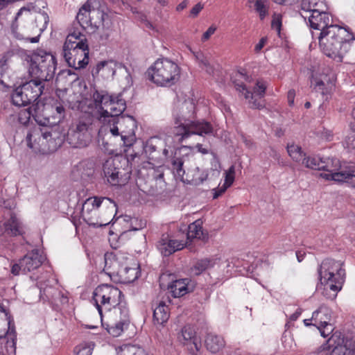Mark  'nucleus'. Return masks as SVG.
Returning a JSON list of instances; mask_svg holds the SVG:
<instances>
[{
  "label": "nucleus",
  "instance_id": "f257e3e1",
  "mask_svg": "<svg viewBox=\"0 0 355 355\" xmlns=\"http://www.w3.org/2000/svg\"><path fill=\"white\" fill-rule=\"evenodd\" d=\"M194 105L190 101H184L178 105L173 112L174 120L173 135L182 142L193 135L205 136L214 132L212 125L204 120L193 121Z\"/></svg>",
  "mask_w": 355,
  "mask_h": 355
},
{
  "label": "nucleus",
  "instance_id": "f03ea898",
  "mask_svg": "<svg viewBox=\"0 0 355 355\" xmlns=\"http://www.w3.org/2000/svg\"><path fill=\"white\" fill-rule=\"evenodd\" d=\"M350 34L345 28L331 25L326 31L320 32L319 44L327 56L341 62L350 49Z\"/></svg>",
  "mask_w": 355,
  "mask_h": 355
},
{
  "label": "nucleus",
  "instance_id": "7ed1b4c3",
  "mask_svg": "<svg viewBox=\"0 0 355 355\" xmlns=\"http://www.w3.org/2000/svg\"><path fill=\"white\" fill-rule=\"evenodd\" d=\"M116 203L108 198H87L82 207V216L89 225L102 227L108 225L116 213Z\"/></svg>",
  "mask_w": 355,
  "mask_h": 355
},
{
  "label": "nucleus",
  "instance_id": "20e7f679",
  "mask_svg": "<svg viewBox=\"0 0 355 355\" xmlns=\"http://www.w3.org/2000/svg\"><path fill=\"white\" fill-rule=\"evenodd\" d=\"M25 61L31 78H34L45 84L53 78L56 69V60L52 54L40 51L26 55Z\"/></svg>",
  "mask_w": 355,
  "mask_h": 355
},
{
  "label": "nucleus",
  "instance_id": "39448f33",
  "mask_svg": "<svg viewBox=\"0 0 355 355\" xmlns=\"http://www.w3.org/2000/svg\"><path fill=\"white\" fill-rule=\"evenodd\" d=\"M236 90L248 101L251 108L260 109L264 106L263 98L266 84L263 80H257L254 85H250V78L243 73H237L233 81Z\"/></svg>",
  "mask_w": 355,
  "mask_h": 355
},
{
  "label": "nucleus",
  "instance_id": "423d86ee",
  "mask_svg": "<svg viewBox=\"0 0 355 355\" xmlns=\"http://www.w3.org/2000/svg\"><path fill=\"white\" fill-rule=\"evenodd\" d=\"M127 261V257L121 252L115 254H105L104 270L110 276L117 275L120 281L123 284L133 282L138 278L139 265L137 263H123V260Z\"/></svg>",
  "mask_w": 355,
  "mask_h": 355
},
{
  "label": "nucleus",
  "instance_id": "0eeeda50",
  "mask_svg": "<svg viewBox=\"0 0 355 355\" xmlns=\"http://www.w3.org/2000/svg\"><path fill=\"white\" fill-rule=\"evenodd\" d=\"M180 69L174 62L166 59H158L147 71L148 78L159 86H171L180 78Z\"/></svg>",
  "mask_w": 355,
  "mask_h": 355
},
{
  "label": "nucleus",
  "instance_id": "6e6552de",
  "mask_svg": "<svg viewBox=\"0 0 355 355\" xmlns=\"http://www.w3.org/2000/svg\"><path fill=\"white\" fill-rule=\"evenodd\" d=\"M320 280L322 284L329 288L335 294L341 289L345 275V270L343 269V263L331 259H326L322 261L318 270Z\"/></svg>",
  "mask_w": 355,
  "mask_h": 355
},
{
  "label": "nucleus",
  "instance_id": "1a4fd4ad",
  "mask_svg": "<svg viewBox=\"0 0 355 355\" xmlns=\"http://www.w3.org/2000/svg\"><path fill=\"white\" fill-rule=\"evenodd\" d=\"M105 130L109 131L113 136L121 135L123 145L131 146L135 140V129L136 123L133 117L121 116L119 118L107 116L103 119Z\"/></svg>",
  "mask_w": 355,
  "mask_h": 355
},
{
  "label": "nucleus",
  "instance_id": "9d476101",
  "mask_svg": "<svg viewBox=\"0 0 355 355\" xmlns=\"http://www.w3.org/2000/svg\"><path fill=\"white\" fill-rule=\"evenodd\" d=\"M121 295L122 292L112 285L102 284L95 288L93 300L101 319L103 311L106 313L112 311L113 306L119 304Z\"/></svg>",
  "mask_w": 355,
  "mask_h": 355
},
{
  "label": "nucleus",
  "instance_id": "9b49d317",
  "mask_svg": "<svg viewBox=\"0 0 355 355\" xmlns=\"http://www.w3.org/2000/svg\"><path fill=\"white\" fill-rule=\"evenodd\" d=\"M302 10L306 13L302 14L304 18L308 17L309 24L311 28L321 30V32L326 31L331 25V17L329 13L324 11H320L318 8V3L311 5L310 0H302L301 4Z\"/></svg>",
  "mask_w": 355,
  "mask_h": 355
},
{
  "label": "nucleus",
  "instance_id": "f8f14e48",
  "mask_svg": "<svg viewBox=\"0 0 355 355\" xmlns=\"http://www.w3.org/2000/svg\"><path fill=\"white\" fill-rule=\"evenodd\" d=\"M107 314L110 323L106 324V329L113 336H119L123 331V325L128 322V309L125 303L120 301L119 304L113 306L112 311H107Z\"/></svg>",
  "mask_w": 355,
  "mask_h": 355
},
{
  "label": "nucleus",
  "instance_id": "ddd939ff",
  "mask_svg": "<svg viewBox=\"0 0 355 355\" xmlns=\"http://www.w3.org/2000/svg\"><path fill=\"white\" fill-rule=\"evenodd\" d=\"M80 36H86L80 33L78 30H74L67 35L65 42L63 45L62 54L65 61L68 65L70 64L71 60L75 58L76 53H78V50L82 49L80 45Z\"/></svg>",
  "mask_w": 355,
  "mask_h": 355
},
{
  "label": "nucleus",
  "instance_id": "4468645a",
  "mask_svg": "<svg viewBox=\"0 0 355 355\" xmlns=\"http://www.w3.org/2000/svg\"><path fill=\"white\" fill-rule=\"evenodd\" d=\"M185 245L184 241L172 239L168 235L164 234L162 235L157 243L158 250L165 257L183 249Z\"/></svg>",
  "mask_w": 355,
  "mask_h": 355
},
{
  "label": "nucleus",
  "instance_id": "2eb2a0df",
  "mask_svg": "<svg viewBox=\"0 0 355 355\" xmlns=\"http://www.w3.org/2000/svg\"><path fill=\"white\" fill-rule=\"evenodd\" d=\"M322 166L321 170L325 171V173L320 174V176L326 180H331L335 182H340V178L336 177V175L343 174L345 169H342L340 161L336 158H327L322 160Z\"/></svg>",
  "mask_w": 355,
  "mask_h": 355
},
{
  "label": "nucleus",
  "instance_id": "dca6fc26",
  "mask_svg": "<svg viewBox=\"0 0 355 355\" xmlns=\"http://www.w3.org/2000/svg\"><path fill=\"white\" fill-rule=\"evenodd\" d=\"M31 10H35V7L28 6V7L21 8L16 15L11 28L12 33L17 39L26 40H29L31 43H36L39 41V37H25L22 34L18 32V27L26 19L28 18L30 16L28 12Z\"/></svg>",
  "mask_w": 355,
  "mask_h": 355
},
{
  "label": "nucleus",
  "instance_id": "f3484780",
  "mask_svg": "<svg viewBox=\"0 0 355 355\" xmlns=\"http://www.w3.org/2000/svg\"><path fill=\"white\" fill-rule=\"evenodd\" d=\"M46 84L34 78L23 84L24 95L26 96L31 103L35 102L43 94Z\"/></svg>",
  "mask_w": 355,
  "mask_h": 355
},
{
  "label": "nucleus",
  "instance_id": "a211bd4d",
  "mask_svg": "<svg viewBox=\"0 0 355 355\" xmlns=\"http://www.w3.org/2000/svg\"><path fill=\"white\" fill-rule=\"evenodd\" d=\"M80 45L82 49L78 50L76 56L70 59L71 63L69 65L76 69L85 68L89 62V46L86 36H80Z\"/></svg>",
  "mask_w": 355,
  "mask_h": 355
},
{
  "label": "nucleus",
  "instance_id": "6ab92c4d",
  "mask_svg": "<svg viewBox=\"0 0 355 355\" xmlns=\"http://www.w3.org/2000/svg\"><path fill=\"white\" fill-rule=\"evenodd\" d=\"M182 343L193 354L199 351L201 347V340L196 336L194 329L190 326L184 327L182 330Z\"/></svg>",
  "mask_w": 355,
  "mask_h": 355
},
{
  "label": "nucleus",
  "instance_id": "aec40b11",
  "mask_svg": "<svg viewBox=\"0 0 355 355\" xmlns=\"http://www.w3.org/2000/svg\"><path fill=\"white\" fill-rule=\"evenodd\" d=\"M126 108L125 101L121 98L120 96L112 98L109 104L108 108L103 110L98 116L99 121L103 123V119L108 116H114L119 118L121 114Z\"/></svg>",
  "mask_w": 355,
  "mask_h": 355
},
{
  "label": "nucleus",
  "instance_id": "412c9836",
  "mask_svg": "<svg viewBox=\"0 0 355 355\" xmlns=\"http://www.w3.org/2000/svg\"><path fill=\"white\" fill-rule=\"evenodd\" d=\"M21 260L22 272L26 273L38 268L42 263V257L37 252L32 251Z\"/></svg>",
  "mask_w": 355,
  "mask_h": 355
},
{
  "label": "nucleus",
  "instance_id": "4be33fe9",
  "mask_svg": "<svg viewBox=\"0 0 355 355\" xmlns=\"http://www.w3.org/2000/svg\"><path fill=\"white\" fill-rule=\"evenodd\" d=\"M153 322L155 324H163L169 318V309L164 300H157L153 303Z\"/></svg>",
  "mask_w": 355,
  "mask_h": 355
},
{
  "label": "nucleus",
  "instance_id": "5701e85b",
  "mask_svg": "<svg viewBox=\"0 0 355 355\" xmlns=\"http://www.w3.org/2000/svg\"><path fill=\"white\" fill-rule=\"evenodd\" d=\"M205 345L208 351L211 353L220 352L225 346L224 338L214 333H208L205 337Z\"/></svg>",
  "mask_w": 355,
  "mask_h": 355
},
{
  "label": "nucleus",
  "instance_id": "b1692460",
  "mask_svg": "<svg viewBox=\"0 0 355 355\" xmlns=\"http://www.w3.org/2000/svg\"><path fill=\"white\" fill-rule=\"evenodd\" d=\"M67 141L73 148H84L91 142L92 136L91 134H84L71 130L68 132Z\"/></svg>",
  "mask_w": 355,
  "mask_h": 355
},
{
  "label": "nucleus",
  "instance_id": "393cba45",
  "mask_svg": "<svg viewBox=\"0 0 355 355\" xmlns=\"http://www.w3.org/2000/svg\"><path fill=\"white\" fill-rule=\"evenodd\" d=\"M189 279L187 278L173 281L168 285L167 289L174 297H180L189 292Z\"/></svg>",
  "mask_w": 355,
  "mask_h": 355
},
{
  "label": "nucleus",
  "instance_id": "a878e982",
  "mask_svg": "<svg viewBox=\"0 0 355 355\" xmlns=\"http://www.w3.org/2000/svg\"><path fill=\"white\" fill-rule=\"evenodd\" d=\"M331 319L330 310L324 306H320L318 309L313 313L311 322L317 328L322 327V324H327Z\"/></svg>",
  "mask_w": 355,
  "mask_h": 355
},
{
  "label": "nucleus",
  "instance_id": "bb28decb",
  "mask_svg": "<svg viewBox=\"0 0 355 355\" xmlns=\"http://www.w3.org/2000/svg\"><path fill=\"white\" fill-rule=\"evenodd\" d=\"M3 226L2 233L7 235L17 236L23 233L22 225L15 215H11L10 218L3 224Z\"/></svg>",
  "mask_w": 355,
  "mask_h": 355
},
{
  "label": "nucleus",
  "instance_id": "cd10ccee",
  "mask_svg": "<svg viewBox=\"0 0 355 355\" xmlns=\"http://www.w3.org/2000/svg\"><path fill=\"white\" fill-rule=\"evenodd\" d=\"M95 105L99 108V114L108 108L109 104L113 98L105 91L96 90L92 95Z\"/></svg>",
  "mask_w": 355,
  "mask_h": 355
},
{
  "label": "nucleus",
  "instance_id": "c85d7f7f",
  "mask_svg": "<svg viewBox=\"0 0 355 355\" xmlns=\"http://www.w3.org/2000/svg\"><path fill=\"white\" fill-rule=\"evenodd\" d=\"M343 343V345L336 346L331 355H355V338H346Z\"/></svg>",
  "mask_w": 355,
  "mask_h": 355
},
{
  "label": "nucleus",
  "instance_id": "c756f323",
  "mask_svg": "<svg viewBox=\"0 0 355 355\" xmlns=\"http://www.w3.org/2000/svg\"><path fill=\"white\" fill-rule=\"evenodd\" d=\"M215 264L216 259L214 258L201 259L195 263L191 270L196 275H199L206 270L213 268Z\"/></svg>",
  "mask_w": 355,
  "mask_h": 355
},
{
  "label": "nucleus",
  "instance_id": "7c9ffc66",
  "mask_svg": "<svg viewBox=\"0 0 355 355\" xmlns=\"http://www.w3.org/2000/svg\"><path fill=\"white\" fill-rule=\"evenodd\" d=\"M225 183L223 186L220 188L218 191H216L214 193L213 198L214 199L219 197L221 194H223L225 190L230 187L234 181L235 177V167L234 165L231 166L229 169L225 173Z\"/></svg>",
  "mask_w": 355,
  "mask_h": 355
},
{
  "label": "nucleus",
  "instance_id": "2f4dec72",
  "mask_svg": "<svg viewBox=\"0 0 355 355\" xmlns=\"http://www.w3.org/2000/svg\"><path fill=\"white\" fill-rule=\"evenodd\" d=\"M193 55L199 67L204 69L209 75H214V67L211 64L209 58L200 51L195 52Z\"/></svg>",
  "mask_w": 355,
  "mask_h": 355
},
{
  "label": "nucleus",
  "instance_id": "473e14b6",
  "mask_svg": "<svg viewBox=\"0 0 355 355\" xmlns=\"http://www.w3.org/2000/svg\"><path fill=\"white\" fill-rule=\"evenodd\" d=\"M12 102L17 106H26L30 104V101L24 95L23 85L15 89L12 94Z\"/></svg>",
  "mask_w": 355,
  "mask_h": 355
},
{
  "label": "nucleus",
  "instance_id": "72a5a7b5",
  "mask_svg": "<svg viewBox=\"0 0 355 355\" xmlns=\"http://www.w3.org/2000/svg\"><path fill=\"white\" fill-rule=\"evenodd\" d=\"M172 171L175 177L180 180L184 182V175L185 171L183 168L184 160L182 157L175 156L171 161Z\"/></svg>",
  "mask_w": 355,
  "mask_h": 355
},
{
  "label": "nucleus",
  "instance_id": "f704fd0d",
  "mask_svg": "<svg viewBox=\"0 0 355 355\" xmlns=\"http://www.w3.org/2000/svg\"><path fill=\"white\" fill-rule=\"evenodd\" d=\"M90 11L91 4L88 1L79 9L76 19L82 28H85V26L88 24Z\"/></svg>",
  "mask_w": 355,
  "mask_h": 355
},
{
  "label": "nucleus",
  "instance_id": "c9c22d12",
  "mask_svg": "<svg viewBox=\"0 0 355 355\" xmlns=\"http://www.w3.org/2000/svg\"><path fill=\"white\" fill-rule=\"evenodd\" d=\"M203 238V232L202 227V222L200 220H197L193 223L190 224L188 227L187 239H201Z\"/></svg>",
  "mask_w": 355,
  "mask_h": 355
},
{
  "label": "nucleus",
  "instance_id": "e433bc0d",
  "mask_svg": "<svg viewBox=\"0 0 355 355\" xmlns=\"http://www.w3.org/2000/svg\"><path fill=\"white\" fill-rule=\"evenodd\" d=\"M11 321L0 304V338H3L10 329Z\"/></svg>",
  "mask_w": 355,
  "mask_h": 355
},
{
  "label": "nucleus",
  "instance_id": "4c0bfd02",
  "mask_svg": "<svg viewBox=\"0 0 355 355\" xmlns=\"http://www.w3.org/2000/svg\"><path fill=\"white\" fill-rule=\"evenodd\" d=\"M287 151L289 156L296 162L301 163L306 154L302 150L300 146L294 144H288Z\"/></svg>",
  "mask_w": 355,
  "mask_h": 355
},
{
  "label": "nucleus",
  "instance_id": "58836bf2",
  "mask_svg": "<svg viewBox=\"0 0 355 355\" xmlns=\"http://www.w3.org/2000/svg\"><path fill=\"white\" fill-rule=\"evenodd\" d=\"M253 4L254 9L259 14L261 20H263L268 14L267 0H249Z\"/></svg>",
  "mask_w": 355,
  "mask_h": 355
},
{
  "label": "nucleus",
  "instance_id": "ea45409f",
  "mask_svg": "<svg viewBox=\"0 0 355 355\" xmlns=\"http://www.w3.org/2000/svg\"><path fill=\"white\" fill-rule=\"evenodd\" d=\"M302 165L313 170H321L322 159L318 157L306 156L304 157Z\"/></svg>",
  "mask_w": 355,
  "mask_h": 355
},
{
  "label": "nucleus",
  "instance_id": "a19ab883",
  "mask_svg": "<svg viewBox=\"0 0 355 355\" xmlns=\"http://www.w3.org/2000/svg\"><path fill=\"white\" fill-rule=\"evenodd\" d=\"M119 355H147L144 349L135 345H125L120 347Z\"/></svg>",
  "mask_w": 355,
  "mask_h": 355
},
{
  "label": "nucleus",
  "instance_id": "79ce46f5",
  "mask_svg": "<svg viewBox=\"0 0 355 355\" xmlns=\"http://www.w3.org/2000/svg\"><path fill=\"white\" fill-rule=\"evenodd\" d=\"M336 177L340 178V182H346L350 187L355 188V169H345L343 174L336 175Z\"/></svg>",
  "mask_w": 355,
  "mask_h": 355
},
{
  "label": "nucleus",
  "instance_id": "37998d69",
  "mask_svg": "<svg viewBox=\"0 0 355 355\" xmlns=\"http://www.w3.org/2000/svg\"><path fill=\"white\" fill-rule=\"evenodd\" d=\"M119 161L117 158H108L103 166L104 175H110L112 172L116 171L119 168Z\"/></svg>",
  "mask_w": 355,
  "mask_h": 355
},
{
  "label": "nucleus",
  "instance_id": "c03bdc74",
  "mask_svg": "<svg viewBox=\"0 0 355 355\" xmlns=\"http://www.w3.org/2000/svg\"><path fill=\"white\" fill-rule=\"evenodd\" d=\"M34 103L29 107V109L32 110L33 112V118L38 121L39 116L43 115L44 111L45 110V104L41 101H37V102H33Z\"/></svg>",
  "mask_w": 355,
  "mask_h": 355
},
{
  "label": "nucleus",
  "instance_id": "a18cd8bd",
  "mask_svg": "<svg viewBox=\"0 0 355 355\" xmlns=\"http://www.w3.org/2000/svg\"><path fill=\"white\" fill-rule=\"evenodd\" d=\"M92 124L91 119L89 118L80 119L77 123L76 128L71 131L78 132L84 134H90L88 132L89 126Z\"/></svg>",
  "mask_w": 355,
  "mask_h": 355
},
{
  "label": "nucleus",
  "instance_id": "49530a36",
  "mask_svg": "<svg viewBox=\"0 0 355 355\" xmlns=\"http://www.w3.org/2000/svg\"><path fill=\"white\" fill-rule=\"evenodd\" d=\"M80 171L83 170V175L89 176L93 174L94 171V164L89 160H85L81 162L78 166Z\"/></svg>",
  "mask_w": 355,
  "mask_h": 355
},
{
  "label": "nucleus",
  "instance_id": "de8ad7c7",
  "mask_svg": "<svg viewBox=\"0 0 355 355\" xmlns=\"http://www.w3.org/2000/svg\"><path fill=\"white\" fill-rule=\"evenodd\" d=\"M40 135H42L44 139H47L49 137L51 136V134L50 132H45L42 133L40 130L35 129L33 132H28L26 135V140H27V145L29 148H33V145L32 143V138L39 137Z\"/></svg>",
  "mask_w": 355,
  "mask_h": 355
},
{
  "label": "nucleus",
  "instance_id": "09e8293b",
  "mask_svg": "<svg viewBox=\"0 0 355 355\" xmlns=\"http://www.w3.org/2000/svg\"><path fill=\"white\" fill-rule=\"evenodd\" d=\"M31 117H33V112L28 107L21 110L18 114V121L23 125H27Z\"/></svg>",
  "mask_w": 355,
  "mask_h": 355
},
{
  "label": "nucleus",
  "instance_id": "8fccbe9b",
  "mask_svg": "<svg viewBox=\"0 0 355 355\" xmlns=\"http://www.w3.org/2000/svg\"><path fill=\"white\" fill-rule=\"evenodd\" d=\"M115 62L112 60H104L99 62L96 67V73H99L101 70H107L108 71H112V74L114 73V67Z\"/></svg>",
  "mask_w": 355,
  "mask_h": 355
},
{
  "label": "nucleus",
  "instance_id": "3c124183",
  "mask_svg": "<svg viewBox=\"0 0 355 355\" xmlns=\"http://www.w3.org/2000/svg\"><path fill=\"white\" fill-rule=\"evenodd\" d=\"M52 109L55 111V117L58 119V122L64 118L65 108L62 103H55L53 105H52Z\"/></svg>",
  "mask_w": 355,
  "mask_h": 355
},
{
  "label": "nucleus",
  "instance_id": "603ef678",
  "mask_svg": "<svg viewBox=\"0 0 355 355\" xmlns=\"http://www.w3.org/2000/svg\"><path fill=\"white\" fill-rule=\"evenodd\" d=\"M119 168L116 169V171L112 172L110 175H105V178L107 181L112 186H116L121 184V178L119 177Z\"/></svg>",
  "mask_w": 355,
  "mask_h": 355
},
{
  "label": "nucleus",
  "instance_id": "864d4df0",
  "mask_svg": "<svg viewBox=\"0 0 355 355\" xmlns=\"http://www.w3.org/2000/svg\"><path fill=\"white\" fill-rule=\"evenodd\" d=\"M272 28L275 30L279 35L282 28V16L280 15H274L271 23Z\"/></svg>",
  "mask_w": 355,
  "mask_h": 355
},
{
  "label": "nucleus",
  "instance_id": "5fc2aeb1",
  "mask_svg": "<svg viewBox=\"0 0 355 355\" xmlns=\"http://www.w3.org/2000/svg\"><path fill=\"white\" fill-rule=\"evenodd\" d=\"M321 334V336L324 338L327 337L333 331L332 325L328 322L327 324H322V327L318 328Z\"/></svg>",
  "mask_w": 355,
  "mask_h": 355
},
{
  "label": "nucleus",
  "instance_id": "6e6d98bb",
  "mask_svg": "<svg viewBox=\"0 0 355 355\" xmlns=\"http://www.w3.org/2000/svg\"><path fill=\"white\" fill-rule=\"evenodd\" d=\"M37 21H43L44 24L40 28V30H43L46 28V25L49 22V16L45 12H41L36 17Z\"/></svg>",
  "mask_w": 355,
  "mask_h": 355
},
{
  "label": "nucleus",
  "instance_id": "4d7b16f0",
  "mask_svg": "<svg viewBox=\"0 0 355 355\" xmlns=\"http://www.w3.org/2000/svg\"><path fill=\"white\" fill-rule=\"evenodd\" d=\"M204 5L201 3L196 4L190 11V16L195 18L196 17L200 11L203 9Z\"/></svg>",
  "mask_w": 355,
  "mask_h": 355
},
{
  "label": "nucleus",
  "instance_id": "13d9d810",
  "mask_svg": "<svg viewBox=\"0 0 355 355\" xmlns=\"http://www.w3.org/2000/svg\"><path fill=\"white\" fill-rule=\"evenodd\" d=\"M216 28L214 26H211L202 35V41H206L215 33Z\"/></svg>",
  "mask_w": 355,
  "mask_h": 355
},
{
  "label": "nucleus",
  "instance_id": "bf43d9fd",
  "mask_svg": "<svg viewBox=\"0 0 355 355\" xmlns=\"http://www.w3.org/2000/svg\"><path fill=\"white\" fill-rule=\"evenodd\" d=\"M145 152L146 153H152L156 150V146L153 144V141L150 140L147 141L145 148H144Z\"/></svg>",
  "mask_w": 355,
  "mask_h": 355
},
{
  "label": "nucleus",
  "instance_id": "052dcab7",
  "mask_svg": "<svg viewBox=\"0 0 355 355\" xmlns=\"http://www.w3.org/2000/svg\"><path fill=\"white\" fill-rule=\"evenodd\" d=\"M19 271H22L21 260H19V263L14 264L11 268V272L14 275H18L19 274Z\"/></svg>",
  "mask_w": 355,
  "mask_h": 355
},
{
  "label": "nucleus",
  "instance_id": "680f3d73",
  "mask_svg": "<svg viewBox=\"0 0 355 355\" xmlns=\"http://www.w3.org/2000/svg\"><path fill=\"white\" fill-rule=\"evenodd\" d=\"M267 37H262L259 43L257 44H256L255 47H254V51L256 52H259L262 48L265 46L266 43L267 42Z\"/></svg>",
  "mask_w": 355,
  "mask_h": 355
},
{
  "label": "nucleus",
  "instance_id": "e2e57ef3",
  "mask_svg": "<svg viewBox=\"0 0 355 355\" xmlns=\"http://www.w3.org/2000/svg\"><path fill=\"white\" fill-rule=\"evenodd\" d=\"M153 176H154V178L156 180L163 179V178H164V172H163V170H162V167H159L156 171H155Z\"/></svg>",
  "mask_w": 355,
  "mask_h": 355
},
{
  "label": "nucleus",
  "instance_id": "0e129e2a",
  "mask_svg": "<svg viewBox=\"0 0 355 355\" xmlns=\"http://www.w3.org/2000/svg\"><path fill=\"white\" fill-rule=\"evenodd\" d=\"M295 91L294 90H290L288 92V101L290 105H293L294 103V98H295Z\"/></svg>",
  "mask_w": 355,
  "mask_h": 355
},
{
  "label": "nucleus",
  "instance_id": "69168bd1",
  "mask_svg": "<svg viewBox=\"0 0 355 355\" xmlns=\"http://www.w3.org/2000/svg\"><path fill=\"white\" fill-rule=\"evenodd\" d=\"M52 290H53V289L52 288H50V287H49V288H45V289L44 290V291H43V292H44V293H43V294L46 296V299H47L48 300H51V299L53 298V295H50V294H51V291Z\"/></svg>",
  "mask_w": 355,
  "mask_h": 355
},
{
  "label": "nucleus",
  "instance_id": "338daca9",
  "mask_svg": "<svg viewBox=\"0 0 355 355\" xmlns=\"http://www.w3.org/2000/svg\"><path fill=\"white\" fill-rule=\"evenodd\" d=\"M196 148L198 149V152L202 153V154H207L208 150L207 149L202 147V145L200 144H198L196 146Z\"/></svg>",
  "mask_w": 355,
  "mask_h": 355
},
{
  "label": "nucleus",
  "instance_id": "774afa93",
  "mask_svg": "<svg viewBox=\"0 0 355 355\" xmlns=\"http://www.w3.org/2000/svg\"><path fill=\"white\" fill-rule=\"evenodd\" d=\"M324 85V84L322 80H317L315 83V88L320 90L322 94H324V91H323Z\"/></svg>",
  "mask_w": 355,
  "mask_h": 355
}]
</instances>
